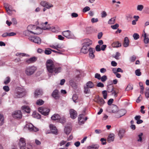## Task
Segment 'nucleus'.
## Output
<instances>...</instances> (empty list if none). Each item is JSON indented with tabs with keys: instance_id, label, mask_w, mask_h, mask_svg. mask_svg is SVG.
<instances>
[{
	"instance_id": "nucleus-3",
	"label": "nucleus",
	"mask_w": 149,
	"mask_h": 149,
	"mask_svg": "<svg viewBox=\"0 0 149 149\" xmlns=\"http://www.w3.org/2000/svg\"><path fill=\"white\" fill-rule=\"evenodd\" d=\"M26 94V92L24 90L20 88L18 90V91L14 94V97L15 98L22 97Z\"/></svg>"
},
{
	"instance_id": "nucleus-32",
	"label": "nucleus",
	"mask_w": 149,
	"mask_h": 149,
	"mask_svg": "<svg viewBox=\"0 0 149 149\" xmlns=\"http://www.w3.org/2000/svg\"><path fill=\"white\" fill-rule=\"evenodd\" d=\"M85 86L90 88H91L94 87V84L92 81H89L86 83Z\"/></svg>"
},
{
	"instance_id": "nucleus-38",
	"label": "nucleus",
	"mask_w": 149,
	"mask_h": 149,
	"mask_svg": "<svg viewBox=\"0 0 149 149\" xmlns=\"http://www.w3.org/2000/svg\"><path fill=\"white\" fill-rule=\"evenodd\" d=\"M4 118L2 115L0 114V125H2L4 123Z\"/></svg>"
},
{
	"instance_id": "nucleus-15",
	"label": "nucleus",
	"mask_w": 149,
	"mask_h": 149,
	"mask_svg": "<svg viewBox=\"0 0 149 149\" xmlns=\"http://www.w3.org/2000/svg\"><path fill=\"white\" fill-rule=\"evenodd\" d=\"M70 114L71 118L74 119L76 118L77 116V112L73 109H71L70 111Z\"/></svg>"
},
{
	"instance_id": "nucleus-62",
	"label": "nucleus",
	"mask_w": 149,
	"mask_h": 149,
	"mask_svg": "<svg viewBox=\"0 0 149 149\" xmlns=\"http://www.w3.org/2000/svg\"><path fill=\"white\" fill-rule=\"evenodd\" d=\"M96 50L97 52L100 51H101V49L100 48V46L98 45H97L95 47Z\"/></svg>"
},
{
	"instance_id": "nucleus-52",
	"label": "nucleus",
	"mask_w": 149,
	"mask_h": 149,
	"mask_svg": "<svg viewBox=\"0 0 149 149\" xmlns=\"http://www.w3.org/2000/svg\"><path fill=\"white\" fill-rule=\"evenodd\" d=\"M143 8V6L142 5H138L137 7V9L139 11H141Z\"/></svg>"
},
{
	"instance_id": "nucleus-20",
	"label": "nucleus",
	"mask_w": 149,
	"mask_h": 149,
	"mask_svg": "<svg viewBox=\"0 0 149 149\" xmlns=\"http://www.w3.org/2000/svg\"><path fill=\"white\" fill-rule=\"evenodd\" d=\"M50 128L51 129V132L53 134H57V129L54 125L51 124L50 125Z\"/></svg>"
},
{
	"instance_id": "nucleus-23",
	"label": "nucleus",
	"mask_w": 149,
	"mask_h": 149,
	"mask_svg": "<svg viewBox=\"0 0 149 149\" xmlns=\"http://www.w3.org/2000/svg\"><path fill=\"white\" fill-rule=\"evenodd\" d=\"M114 139V134H111L109 135L107 139V141L109 143H110L113 141Z\"/></svg>"
},
{
	"instance_id": "nucleus-34",
	"label": "nucleus",
	"mask_w": 149,
	"mask_h": 149,
	"mask_svg": "<svg viewBox=\"0 0 149 149\" xmlns=\"http://www.w3.org/2000/svg\"><path fill=\"white\" fill-rule=\"evenodd\" d=\"M111 93L112 95H113L115 97H116L117 96V94L118 93V89L114 88L113 90V91Z\"/></svg>"
},
{
	"instance_id": "nucleus-49",
	"label": "nucleus",
	"mask_w": 149,
	"mask_h": 149,
	"mask_svg": "<svg viewBox=\"0 0 149 149\" xmlns=\"http://www.w3.org/2000/svg\"><path fill=\"white\" fill-rule=\"evenodd\" d=\"M136 58V56L135 55H133L130 57V60L131 62H133L135 61Z\"/></svg>"
},
{
	"instance_id": "nucleus-18",
	"label": "nucleus",
	"mask_w": 149,
	"mask_h": 149,
	"mask_svg": "<svg viewBox=\"0 0 149 149\" xmlns=\"http://www.w3.org/2000/svg\"><path fill=\"white\" fill-rule=\"evenodd\" d=\"M92 43V40L89 39H86L84 40V42L83 43V45L86 47H88Z\"/></svg>"
},
{
	"instance_id": "nucleus-45",
	"label": "nucleus",
	"mask_w": 149,
	"mask_h": 149,
	"mask_svg": "<svg viewBox=\"0 0 149 149\" xmlns=\"http://www.w3.org/2000/svg\"><path fill=\"white\" fill-rule=\"evenodd\" d=\"M135 74L137 76H140L141 75V72H140V69H138L135 71Z\"/></svg>"
},
{
	"instance_id": "nucleus-42",
	"label": "nucleus",
	"mask_w": 149,
	"mask_h": 149,
	"mask_svg": "<svg viewBox=\"0 0 149 149\" xmlns=\"http://www.w3.org/2000/svg\"><path fill=\"white\" fill-rule=\"evenodd\" d=\"M119 113L120 115L119 117H120L126 113V111L125 110H122L119 111Z\"/></svg>"
},
{
	"instance_id": "nucleus-50",
	"label": "nucleus",
	"mask_w": 149,
	"mask_h": 149,
	"mask_svg": "<svg viewBox=\"0 0 149 149\" xmlns=\"http://www.w3.org/2000/svg\"><path fill=\"white\" fill-rule=\"evenodd\" d=\"M90 10V8L88 6H86L84 8L83 10V12L84 13H85L87 11L89 10Z\"/></svg>"
},
{
	"instance_id": "nucleus-43",
	"label": "nucleus",
	"mask_w": 149,
	"mask_h": 149,
	"mask_svg": "<svg viewBox=\"0 0 149 149\" xmlns=\"http://www.w3.org/2000/svg\"><path fill=\"white\" fill-rule=\"evenodd\" d=\"M143 133H141L138 136V139H137V141L138 142H141L142 141V136H143Z\"/></svg>"
},
{
	"instance_id": "nucleus-6",
	"label": "nucleus",
	"mask_w": 149,
	"mask_h": 149,
	"mask_svg": "<svg viewBox=\"0 0 149 149\" xmlns=\"http://www.w3.org/2000/svg\"><path fill=\"white\" fill-rule=\"evenodd\" d=\"M29 39L31 41L38 45L40 44L41 42L40 38L38 37H29Z\"/></svg>"
},
{
	"instance_id": "nucleus-40",
	"label": "nucleus",
	"mask_w": 149,
	"mask_h": 149,
	"mask_svg": "<svg viewBox=\"0 0 149 149\" xmlns=\"http://www.w3.org/2000/svg\"><path fill=\"white\" fill-rule=\"evenodd\" d=\"M133 88V85L132 84H129L126 88L125 90L127 91L132 90Z\"/></svg>"
},
{
	"instance_id": "nucleus-59",
	"label": "nucleus",
	"mask_w": 149,
	"mask_h": 149,
	"mask_svg": "<svg viewBox=\"0 0 149 149\" xmlns=\"http://www.w3.org/2000/svg\"><path fill=\"white\" fill-rule=\"evenodd\" d=\"M4 6L6 10H9V4L7 3H4Z\"/></svg>"
},
{
	"instance_id": "nucleus-60",
	"label": "nucleus",
	"mask_w": 149,
	"mask_h": 149,
	"mask_svg": "<svg viewBox=\"0 0 149 149\" xmlns=\"http://www.w3.org/2000/svg\"><path fill=\"white\" fill-rule=\"evenodd\" d=\"M97 86L98 87H100L102 88L104 87V85L101 82H99L97 84Z\"/></svg>"
},
{
	"instance_id": "nucleus-30",
	"label": "nucleus",
	"mask_w": 149,
	"mask_h": 149,
	"mask_svg": "<svg viewBox=\"0 0 149 149\" xmlns=\"http://www.w3.org/2000/svg\"><path fill=\"white\" fill-rule=\"evenodd\" d=\"M125 132V130L123 129H121L119 130L118 135L120 139H121L123 137Z\"/></svg>"
},
{
	"instance_id": "nucleus-48",
	"label": "nucleus",
	"mask_w": 149,
	"mask_h": 149,
	"mask_svg": "<svg viewBox=\"0 0 149 149\" xmlns=\"http://www.w3.org/2000/svg\"><path fill=\"white\" fill-rule=\"evenodd\" d=\"M102 94L103 97L104 99H106L107 96V91H104L102 92Z\"/></svg>"
},
{
	"instance_id": "nucleus-53",
	"label": "nucleus",
	"mask_w": 149,
	"mask_h": 149,
	"mask_svg": "<svg viewBox=\"0 0 149 149\" xmlns=\"http://www.w3.org/2000/svg\"><path fill=\"white\" fill-rule=\"evenodd\" d=\"M16 56H26V54L23 53H17L16 54Z\"/></svg>"
},
{
	"instance_id": "nucleus-61",
	"label": "nucleus",
	"mask_w": 149,
	"mask_h": 149,
	"mask_svg": "<svg viewBox=\"0 0 149 149\" xmlns=\"http://www.w3.org/2000/svg\"><path fill=\"white\" fill-rule=\"evenodd\" d=\"M98 21V20L97 18H93L91 19V21L92 23L97 22Z\"/></svg>"
},
{
	"instance_id": "nucleus-51",
	"label": "nucleus",
	"mask_w": 149,
	"mask_h": 149,
	"mask_svg": "<svg viewBox=\"0 0 149 149\" xmlns=\"http://www.w3.org/2000/svg\"><path fill=\"white\" fill-rule=\"evenodd\" d=\"M119 27V25L118 24H116L114 25H111V27L113 29H117Z\"/></svg>"
},
{
	"instance_id": "nucleus-55",
	"label": "nucleus",
	"mask_w": 149,
	"mask_h": 149,
	"mask_svg": "<svg viewBox=\"0 0 149 149\" xmlns=\"http://www.w3.org/2000/svg\"><path fill=\"white\" fill-rule=\"evenodd\" d=\"M3 90L6 92H8L10 90L9 86H4L3 87Z\"/></svg>"
},
{
	"instance_id": "nucleus-4",
	"label": "nucleus",
	"mask_w": 149,
	"mask_h": 149,
	"mask_svg": "<svg viewBox=\"0 0 149 149\" xmlns=\"http://www.w3.org/2000/svg\"><path fill=\"white\" fill-rule=\"evenodd\" d=\"M38 110L42 115L47 116L49 114L50 110L49 109L41 107L38 108Z\"/></svg>"
},
{
	"instance_id": "nucleus-8",
	"label": "nucleus",
	"mask_w": 149,
	"mask_h": 149,
	"mask_svg": "<svg viewBox=\"0 0 149 149\" xmlns=\"http://www.w3.org/2000/svg\"><path fill=\"white\" fill-rule=\"evenodd\" d=\"M13 117L15 118L20 119L22 117V114L20 110H17L13 112L12 113Z\"/></svg>"
},
{
	"instance_id": "nucleus-63",
	"label": "nucleus",
	"mask_w": 149,
	"mask_h": 149,
	"mask_svg": "<svg viewBox=\"0 0 149 149\" xmlns=\"http://www.w3.org/2000/svg\"><path fill=\"white\" fill-rule=\"evenodd\" d=\"M120 55V53L118 52H117L116 53V54L114 57V58L117 59H118V57Z\"/></svg>"
},
{
	"instance_id": "nucleus-12",
	"label": "nucleus",
	"mask_w": 149,
	"mask_h": 149,
	"mask_svg": "<svg viewBox=\"0 0 149 149\" xmlns=\"http://www.w3.org/2000/svg\"><path fill=\"white\" fill-rule=\"evenodd\" d=\"M26 127L30 131L37 132L38 131V128L34 127L33 125L31 123L27 124L26 125Z\"/></svg>"
},
{
	"instance_id": "nucleus-14",
	"label": "nucleus",
	"mask_w": 149,
	"mask_h": 149,
	"mask_svg": "<svg viewBox=\"0 0 149 149\" xmlns=\"http://www.w3.org/2000/svg\"><path fill=\"white\" fill-rule=\"evenodd\" d=\"M36 29V26L35 25H30L27 27V31L32 33H34V32Z\"/></svg>"
},
{
	"instance_id": "nucleus-58",
	"label": "nucleus",
	"mask_w": 149,
	"mask_h": 149,
	"mask_svg": "<svg viewBox=\"0 0 149 149\" xmlns=\"http://www.w3.org/2000/svg\"><path fill=\"white\" fill-rule=\"evenodd\" d=\"M100 141L102 142V143L103 145H105L106 144V139L104 138H102L100 139Z\"/></svg>"
},
{
	"instance_id": "nucleus-24",
	"label": "nucleus",
	"mask_w": 149,
	"mask_h": 149,
	"mask_svg": "<svg viewBox=\"0 0 149 149\" xmlns=\"http://www.w3.org/2000/svg\"><path fill=\"white\" fill-rule=\"evenodd\" d=\"M112 46L113 47H118L121 46V44L119 41L114 42L112 44Z\"/></svg>"
},
{
	"instance_id": "nucleus-56",
	"label": "nucleus",
	"mask_w": 149,
	"mask_h": 149,
	"mask_svg": "<svg viewBox=\"0 0 149 149\" xmlns=\"http://www.w3.org/2000/svg\"><path fill=\"white\" fill-rule=\"evenodd\" d=\"M95 77L98 79L100 80L101 79V75L97 73L95 74Z\"/></svg>"
},
{
	"instance_id": "nucleus-2",
	"label": "nucleus",
	"mask_w": 149,
	"mask_h": 149,
	"mask_svg": "<svg viewBox=\"0 0 149 149\" xmlns=\"http://www.w3.org/2000/svg\"><path fill=\"white\" fill-rule=\"evenodd\" d=\"M36 70V68L33 66H28L25 69V72L27 76H30L33 74Z\"/></svg>"
},
{
	"instance_id": "nucleus-57",
	"label": "nucleus",
	"mask_w": 149,
	"mask_h": 149,
	"mask_svg": "<svg viewBox=\"0 0 149 149\" xmlns=\"http://www.w3.org/2000/svg\"><path fill=\"white\" fill-rule=\"evenodd\" d=\"M107 15L106 12L105 11H103L101 13V17L102 18L105 17Z\"/></svg>"
},
{
	"instance_id": "nucleus-47",
	"label": "nucleus",
	"mask_w": 149,
	"mask_h": 149,
	"mask_svg": "<svg viewBox=\"0 0 149 149\" xmlns=\"http://www.w3.org/2000/svg\"><path fill=\"white\" fill-rule=\"evenodd\" d=\"M107 79V77L106 75H103L101 77L100 79H101V81L102 82L105 81Z\"/></svg>"
},
{
	"instance_id": "nucleus-28",
	"label": "nucleus",
	"mask_w": 149,
	"mask_h": 149,
	"mask_svg": "<svg viewBox=\"0 0 149 149\" xmlns=\"http://www.w3.org/2000/svg\"><path fill=\"white\" fill-rule=\"evenodd\" d=\"M42 29L41 28V27H39L36 26V29L35 32H34V34H40L42 32Z\"/></svg>"
},
{
	"instance_id": "nucleus-17",
	"label": "nucleus",
	"mask_w": 149,
	"mask_h": 149,
	"mask_svg": "<svg viewBox=\"0 0 149 149\" xmlns=\"http://www.w3.org/2000/svg\"><path fill=\"white\" fill-rule=\"evenodd\" d=\"M52 96L56 100L58 99L59 98V96L58 94V91L57 90H54L52 94Z\"/></svg>"
},
{
	"instance_id": "nucleus-37",
	"label": "nucleus",
	"mask_w": 149,
	"mask_h": 149,
	"mask_svg": "<svg viewBox=\"0 0 149 149\" xmlns=\"http://www.w3.org/2000/svg\"><path fill=\"white\" fill-rule=\"evenodd\" d=\"M116 17L112 18L109 20L108 23L109 24H113L115 22Z\"/></svg>"
},
{
	"instance_id": "nucleus-54",
	"label": "nucleus",
	"mask_w": 149,
	"mask_h": 149,
	"mask_svg": "<svg viewBox=\"0 0 149 149\" xmlns=\"http://www.w3.org/2000/svg\"><path fill=\"white\" fill-rule=\"evenodd\" d=\"M133 37L135 40H137L139 38V36L137 33H135L134 34Z\"/></svg>"
},
{
	"instance_id": "nucleus-16",
	"label": "nucleus",
	"mask_w": 149,
	"mask_h": 149,
	"mask_svg": "<svg viewBox=\"0 0 149 149\" xmlns=\"http://www.w3.org/2000/svg\"><path fill=\"white\" fill-rule=\"evenodd\" d=\"M89 57L92 59L94 58L95 57L94 54L95 52V49L93 48H90L89 49Z\"/></svg>"
},
{
	"instance_id": "nucleus-29",
	"label": "nucleus",
	"mask_w": 149,
	"mask_h": 149,
	"mask_svg": "<svg viewBox=\"0 0 149 149\" xmlns=\"http://www.w3.org/2000/svg\"><path fill=\"white\" fill-rule=\"evenodd\" d=\"M22 109L27 113H29L30 112V109L28 106H23L22 107Z\"/></svg>"
},
{
	"instance_id": "nucleus-22",
	"label": "nucleus",
	"mask_w": 149,
	"mask_h": 149,
	"mask_svg": "<svg viewBox=\"0 0 149 149\" xmlns=\"http://www.w3.org/2000/svg\"><path fill=\"white\" fill-rule=\"evenodd\" d=\"M129 44V40L127 37H125L124 39V41L123 44V46L125 47H127Z\"/></svg>"
},
{
	"instance_id": "nucleus-13",
	"label": "nucleus",
	"mask_w": 149,
	"mask_h": 149,
	"mask_svg": "<svg viewBox=\"0 0 149 149\" xmlns=\"http://www.w3.org/2000/svg\"><path fill=\"white\" fill-rule=\"evenodd\" d=\"M43 93V92L41 89L37 88L36 89L34 92L35 97L37 98L39 96L42 95Z\"/></svg>"
},
{
	"instance_id": "nucleus-1",
	"label": "nucleus",
	"mask_w": 149,
	"mask_h": 149,
	"mask_svg": "<svg viewBox=\"0 0 149 149\" xmlns=\"http://www.w3.org/2000/svg\"><path fill=\"white\" fill-rule=\"evenodd\" d=\"M46 66L47 70L50 73H57L60 72L61 70V67H55L53 62L51 59H49L47 61Z\"/></svg>"
},
{
	"instance_id": "nucleus-27",
	"label": "nucleus",
	"mask_w": 149,
	"mask_h": 149,
	"mask_svg": "<svg viewBox=\"0 0 149 149\" xmlns=\"http://www.w3.org/2000/svg\"><path fill=\"white\" fill-rule=\"evenodd\" d=\"M144 32V35H143V36L144 38V42L145 44H147L149 43V38L148 37V36H147L146 33L144 31H143Z\"/></svg>"
},
{
	"instance_id": "nucleus-26",
	"label": "nucleus",
	"mask_w": 149,
	"mask_h": 149,
	"mask_svg": "<svg viewBox=\"0 0 149 149\" xmlns=\"http://www.w3.org/2000/svg\"><path fill=\"white\" fill-rule=\"evenodd\" d=\"M47 23L48 22H46L44 23H42L40 24L42 25L41 28L43 30L49 29H50V27L49 26H48L46 25Z\"/></svg>"
},
{
	"instance_id": "nucleus-33",
	"label": "nucleus",
	"mask_w": 149,
	"mask_h": 149,
	"mask_svg": "<svg viewBox=\"0 0 149 149\" xmlns=\"http://www.w3.org/2000/svg\"><path fill=\"white\" fill-rule=\"evenodd\" d=\"M114 88L113 86L111 85H109L107 86V90L108 93H111Z\"/></svg>"
},
{
	"instance_id": "nucleus-7",
	"label": "nucleus",
	"mask_w": 149,
	"mask_h": 149,
	"mask_svg": "<svg viewBox=\"0 0 149 149\" xmlns=\"http://www.w3.org/2000/svg\"><path fill=\"white\" fill-rule=\"evenodd\" d=\"M94 101L100 106H102L105 102L102 98L99 96L95 98Z\"/></svg>"
},
{
	"instance_id": "nucleus-39",
	"label": "nucleus",
	"mask_w": 149,
	"mask_h": 149,
	"mask_svg": "<svg viewBox=\"0 0 149 149\" xmlns=\"http://www.w3.org/2000/svg\"><path fill=\"white\" fill-rule=\"evenodd\" d=\"M84 92L85 94H88L90 92V90L89 88L86 87V86H84Z\"/></svg>"
},
{
	"instance_id": "nucleus-44",
	"label": "nucleus",
	"mask_w": 149,
	"mask_h": 149,
	"mask_svg": "<svg viewBox=\"0 0 149 149\" xmlns=\"http://www.w3.org/2000/svg\"><path fill=\"white\" fill-rule=\"evenodd\" d=\"M127 19L130 21L132 18V15L131 14H128L126 16Z\"/></svg>"
},
{
	"instance_id": "nucleus-11",
	"label": "nucleus",
	"mask_w": 149,
	"mask_h": 149,
	"mask_svg": "<svg viewBox=\"0 0 149 149\" xmlns=\"http://www.w3.org/2000/svg\"><path fill=\"white\" fill-rule=\"evenodd\" d=\"M62 34L65 37L68 39H71L72 38V36L71 33V31L68 30L62 32Z\"/></svg>"
},
{
	"instance_id": "nucleus-19",
	"label": "nucleus",
	"mask_w": 149,
	"mask_h": 149,
	"mask_svg": "<svg viewBox=\"0 0 149 149\" xmlns=\"http://www.w3.org/2000/svg\"><path fill=\"white\" fill-rule=\"evenodd\" d=\"M84 115L83 114H80L78 118L79 123L80 124H84Z\"/></svg>"
},
{
	"instance_id": "nucleus-25",
	"label": "nucleus",
	"mask_w": 149,
	"mask_h": 149,
	"mask_svg": "<svg viewBox=\"0 0 149 149\" xmlns=\"http://www.w3.org/2000/svg\"><path fill=\"white\" fill-rule=\"evenodd\" d=\"M88 51H89L88 47H86L85 46L83 45L81 49V52L84 54H86L88 52Z\"/></svg>"
},
{
	"instance_id": "nucleus-46",
	"label": "nucleus",
	"mask_w": 149,
	"mask_h": 149,
	"mask_svg": "<svg viewBox=\"0 0 149 149\" xmlns=\"http://www.w3.org/2000/svg\"><path fill=\"white\" fill-rule=\"evenodd\" d=\"M10 81V78L9 77H7L6 80L4 81V84L6 85L8 84Z\"/></svg>"
},
{
	"instance_id": "nucleus-41",
	"label": "nucleus",
	"mask_w": 149,
	"mask_h": 149,
	"mask_svg": "<svg viewBox=\"0 0 149 149\" xmlns=\"http://www.w3.org/2000/svg\"><path fill=\"white\" fill-rule=\"evenodd\" d=\"M52 49L50 48H48L47 49H45V53L47 55L50 54L52 53Z\"/></svg>"
},
{
	"instance_id": "nucleus-31",
	"label": "nucleus",
	"mask_w": 149,
	"mask_h": 149,
	"mask_svg": "<svg viewBox=\"0 0 149 149\" xmlns=\"http://www.w3.org/2000/svg\"><path fill=\"white\" fill-rule=\"evenodd\" d=\"M60 118V115L57 114H55L53 115L51 117V119L52 120H58Z\"/></svg>"
},
{
	"instance_id": "nucleus-21",
	"label": "nucleus",
	"mask_w": 149,
	"mask_h": 149,
	"mask_svg": "<svg viewBox=\"0 0 149 149\" xmlns=\"http://www.w3.org/2000/svg\"><path fill=\"white\" fill-rule=\"evenodd\" d=\"M37 60V58L36 57H31L29 59L26 60V62L27 63L29 64L35 62Z\"/></svg>"
},
{
	"instance_id": "nucleus-35",
	"label": "nucleus",
	"mask_w": 149,
	"mask_h": 149,
	"mask_svg": "<svg viewBox=\"0 0 149 149\" xmlns=\"http://www.w3.org/2000/svg\"><path fill=\"white\" fill-rule=\"evenodd\" d=\"M99 146L97 145H93L88 147V149H98Z\"/></svg>"
},
{
	"instance_id": "nucleus-36",
	"label": "nucleus",
	"mask_w": 149,
	"mask_h": 149,
	"mask_svg": "<svg viewBox=\"0 0 149 149\" xmlns=\"http://www.w3.org/2000/svg\"><path fill=\"white\" fill-rule=\"evenodd\" d=\"M44 102L41 99H39L37 100L36 104L38 105H41L44 104Z\"/></svg>"
},
{
	"instance_id": "nucleus-9",
	"label": "nucleus",
	"mask_w": 149,
	"mask_h": 149,
	"mask_svg": "<svg viewBox=\"0 0 149 149\" xmlns=\"http://www.w3.org/2000/svg\"><path fill=\"white\" fill-rule=\"evenodd\" d=\"M26 144L25 139L23 138H20L19 144L20 149H25Z\"/></svg>"
},
{
	"instance_id": "nucleus-64",
	"label": "nucleus",
	"mask_w": 149,
	"mask_h": 149,
	"mask_svg": "<svg viewBox=\"0 0 149 149\" xmlns=\"http://www.w3.org/2000/svg\"><path fill=\"white\" fill-rule=\"evenodd\" d=\"M113 99H110L108 101L107 103L108 105H110L113 102Z\"/></svg>"
},
{
	"instance_id": "nucleus-5",
	"label": "nucleus",
	"mask_w": 149,
	"mask_h": 149,
	"mask_svg": "<svg viewBox=\"0 0 149 149\" xmlns=\"http://www.w3.org/2000/svg\"><path fill=\"white\" fill-rule=\"evenodd\" d=\"M107 110L109 111V112L111 111L112 113H116L118 111V109L117 106L115 105L112 104L109 107L107 108Z\"/></svg>"
},
{
	"instance_id": "nucleus-10",
	"label": "nucleus",
	"mask_w": 149,
	"mask_h": 149,
	"mask_svg": "<svg viewBox=\"0 0 149 149\" xmlns=\"http://www.w3.org/2000/svg\"><path fill=\"white\" fill-rule=\"evenodd\" d=\"M40 4L42 6L45 7L47 9H49L53 6V5L52 4L49 3L47 2L44 1H41L40 3Z\"/></svg>"
}]
</instances>
